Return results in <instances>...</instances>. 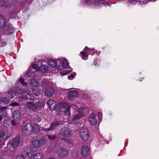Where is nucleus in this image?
I'll use <instances>...</instances> for the list:
<instances>
[{"instance_id": "nucleus-2", "label": "nucleus", "mask_w": 159, "mask_h": 159, "mask_svg": "<svg viewBox=\"0 0 159 159\" xmlns=\"http://www.w3.org/2000/svg\"><path fill=\"white\" fill-rule=\"evenodd\" d=\"M80 136L84 141L87 140L88 139L89 134L86 127H83L81 128L80 131Z\"/></svg>"}, {"instance_id": "nucleus-17", "label": "nucleus", "mask_w": 159, "mask_h": 159, "mask_svg": "<svg viewBox=\"0 0 159 159\" xmlns=\"http://www.w3.org/2000/svg\"><path fill=\"white\" fill-rule=\"evenodd\" d=\"M13 117L14 119L17 121H18L20 120L21 116L18 111L16 110L14 111Z\"/></svg>"}, {"instance_id": "nucleus-39", "label": "nucleus", "mask_w": 159, "mask_h": 159, "mask_svg": "<svg viewBox=\"0 0 159 159\" xmlns=\"http://www.w3.org/2000/svg\"><path fill=\"white\" fill-rule=\"evenodd\" d=\"M19 105V104L17 102H13L10 105V106H16Z\"/></svg>"}, {"instance_id": "nucleus-33", "label": "nucleus", "mask_w": 159, "mask_h": 159, "mask_svg": "<svg viewBox=\"0 0 159 159\" xmlns=\"http://www.w3.org/2000/svg\"><path fill=\"white\" fill-rule=\"evenodd\" d=\"M71 71V70H65L60 72V74L62 75H66L69 73Z\"/></svg>"}, {"instance_id": "nucleus-32", "label": "nucleus", "mask_w": 159, "mask_h": 159, "mask_svg": "<svg viewBox=\"0 0 159 159\" xmlns=\"http://www.w3.org/2000/svg\"><path fill=\"white\" fill-rule=\"evenodd\" d=\"M104 0H93V2L95 3L99 4H102L103 3Z\"/></svg>"}, {"instance_id": "nucleus-48", "label": "nucleus", "mask_w": 159, "mask_h": 159, "mask_svg": "<svg viewBox=\"0 0 159 159\" xmlns=\"http://www.w3.org/2000/svg\"><path fill=\"white\" fill-rule=\"evenodd\" d=\"M2 119V116L0 115V121H1Z\"/></svg>"}, {"instance_id": "nucleus-14", "label": "nucleus", "mask_w": 159, "mask_h": 159, "mask_svg": "<svg viewBox=\"0 0 159 159\" xmlns=\"http://www.w3.org/2000/svg\"><path fill=\"white\" fill-rule=\"evenodd\" d=\"M89 48L87 46H86L83 51L81 52L83 57H82L83 59L86 60L88 58V56L89 55L88 52V51Z\"/></svg>"}, {"instance_id": "nucleus-11", "label": "nucleus", "mask_w": 159, "mask_h": 159, "mask_svg": "<svg viewBox=\"0 0 159 159\" xmlns=\"http://www.w3.org/2000/svg\"><path fill=\"white\" fill-rule=\"evenodd\" d=\"M89 153V149L88 146L86 145L83 146L81 149V154L84 157L87 156Z\"/></svg>"}, {"instance_id": "nucleus-15", "label": "nucleus", "mask_w": 159, "mask_h": 159, "mask_svg": "<svg viewBox=\"0 0 159 159\" xmlns=\"http://www.w3.org/2000/svg\"><path fill=\"white\" fill-rule=\"evenodd\" d=\"M43 156L40 153H37L32 154L29 159H43Z\"/></svg>"}, {"instance_id": "nucleus-47", "label": "nucleus", "mask_w": 159, "mask_h": 159, "mask_svg": "<svg viewBox=\"0 0 159 159\" xmlns=\"http://www.w3.org/2000/svg\"><path fill=\"white\" fill-rule=\"evenodd\" d=\"M8 125L10 123V122L9 120H6V121Z\"/></svg>"}, {"instance_id": "nucleus-18", "label": "nucleus", "mask_w": 159, "mask_h": 159, "mask_svg": "<svg viewBox=\"0 0 159 159\" xmlns=\"http://www.w3.org/2000/svg\"><path fill=\"white\" fill-rule=\"evenodd\" d=\"M61 134L63 136L66 137H69L70 136L71 134L69 129H64L61 131Z\"/></svg>"}, {"instance_id": "nucleus-21", "label": "nucleus", "mask_w": 159, "mask_h": 159, "mask_svg": "<svg viewBox=\"0 0 159 159\" xmlns=\"http://www.w3.org/2000/svg\"><path fill=\"white\" fill-rule=\"evenodd\" d=\"M33 145L36 147H40L41 146V143L40 141L39 140H34L32 142Z\"/></svg>"}, {"instance_id": "nucleus-30", "label": "nucleus", "mask_w": 159, "mask_h": 159, "mask_svg": "<svg viewBox=\"0 0 159 159\" xmlns=\"http://www.w3.org/2000/svg\"><path fill=\"white\" fill-rule=\"evenodd\" d=\"M40 143H41V146L42 145L45 144L47 143V140L45 138H42L40 139Z\"/></svg>"}, {"instance_id": "nucleus-20", "label": "nucleus", "mask_w": 159, "mask_h": 159, "mask_svg": "<svg viewBox=\"0 0 159 159\" xmlns=\"http://www.w3.org/2000/svg\"><path fill=\"white\" fill-rule=\"evenodd\" d=\"M42 73H45L48 70V67L47 65H42L39 68V69Z\"/></svg>"}, {"instance_id": "nucleus-27", "label": "nucleus", "mask_w": 159, "mask_h": 159, "mask_svg": "<svg viewBox=\"0 0 159 159\" xmlns=\"http://www.w3.org/2000/svg\"><path fill=\"white\" fill-rule=\"evenodd\" d=\"M22 92L21 93H23V95L25 96L26 98H28V96L30 95L31 94L30 91L27 89H26L24 92L22 91Z\"/></svg>"}, {"instance_id": "nucleus-44", "label": "nucleus", "mask_w": 159, "mask_h": 159, "mask_svg": "<svg viewBox=\"0 0 159 159\" xmlns=\"http://www.w3.org/2000/svg\"><path fill=\"white\" fill-rule=\"evenodd\" d=\"M129 2L131 3H133V2H137L138 0H129Z\"/></svg>"}, {"instance_id": "nucleus-42", "label": "nucleus", "mask_w": 159, "mask_h": 159, "mask_svg": "<svg viewBox=\"0 0 159 159\" xmlns=\"http://www.w3.org/2000/svg\"><path fill=\"white\" fill-rule=\"evenodd\" d=\"M7 107H0V110H1V111H4L6 109Z\"/></svg>"}, {"instance_id": "nucleus-52", "label": "nucleus", "mask_w": 159, "mask_h": 159, "mask_svg": "<svg viewBox=\"0 0 159 159\" xmlns=\"http://www.w3.org/2000/svg\"><path fill=\"white\" fill-rule=\"evenodd\" d=\"M99 114H100L101 115L102 114V113L101 112L99 113Z\"/></svg>"}, {"instance_id": "nucleus-4", "label": "nucleus", "mask_w": 159, "mask_h": 159, "mask_svg": "<svg viewBox=\"0 0 159 159\" xmlns=\"http://www.w3.org/2000/svg\"><path fill=\"white\" fill-rule=\"evenodd\" d=\"M84 115L85 114L84 113L82 109L81 108L79 109L77 111L76 114L72 119V123H75V120H79L82 118Z\"/></svg>"}, {"instance_id": "nucleus-53", "label": "nucleus", "mask_w": 159, "mask_h": 159, "mask_svg": "<svg viewBox=\"0 0 159 159\" xmlns=\"http://www.w3.org/2000/svg\"><path fill=\"white\" fill-rule=\"evenodd\" d=\"M47 151H48V152H49L48 151V150H47Z\"/></svg>"}, {"instance_id": "nucleus-45", "label": "nucleus", "mask_w": 159, "mask_h": 159, "mask_svg": "<svg viewBox=\"0 0 159 159\" xmlns=\"http://www.w3.org/2000/svg\"><path fill=\"white\" fill-rule=\"evenodd\" d=\"M11 123L12 125H15L16 124V122H15V121L14 120H12L11 121Z\"/></svg>"}, {"instance_id": "nucleus-3", "label": "nucleus", "mask_w": 159, "mask_h": 159, "mask_svg": "<svg viewBox=\"0 0 159 159\" xmlns=\"http://www.w3.org/2000/svg\"><path fill=\"white\" fill-rule=\"evenodd\" d=\"M19 138L18 136H16L12 139V141L7 144V147L10 148L12 147L13 148H15L17 147L19 143Z\"/></svg>"}, {"instance_id": "nucleus-51", "label": "nucleus", "mask_w": 159, "mask_h": 159, "mask_svg": "<svg viewBox=\"0 0 159 159\" xmlns=\"http://www.w3.org/2000/svg\"><path fill=\"white\" fill-rule=\"evenodd\" d=\"M48 159H54L52 157H50Z\"/></svg>"}, {"instance_id": "nucleus-7", "label": "nucleus", "mask_w": 159, "mask_h": 159, "mask_svg": "<svg viewBox=\"0 0 159 159\" xmlns=\"http://www.w3.org/2000/svg\"><path fill=\"white\" fill-rule=\"evenodd\" d=\"M32 125L30 123H27L23 127V132L26 134H31L32 133Z\"/></svg>"}, {"instance_id": "nucleus-8", "label": "nucleus", "mask_w": 159, "mask_h": 159, "mask_svg": "<svg viewBox=\"0 0 159 159\" xmlns=\"http://www.w3.org/2000/svg\"><path fill=\"white\" fill-rule=\"evenodd\" d=\"M88 121L91 125H95L97 121V119L93 113H92L88 118Z\"/></svg>"}, {"instance_id": "nucleus-5", "label": "nucleus", "mask_w": 159, "mask_h": 159, "mask_svg": "<svg viewBox=\"0 0 159 159\" xmlns=\"http://www.w3.org/2000/svg\"><path fill=\"white\" fill-rule=\"evenodd\" d=\"M57 155L61 157H64L67 156L68 154V151L65 148H58L56 151Z\"/></svg>"}, {"instance_id": "nucleus-22", "label": "nucleus", "mask_w": 159, "mask_h": 159, "mask_svg": "<svg viewBox=\"0 0 159 159\" xmlns=\"http://www.w3.org/2000/svg\"><path fill=\"white\" fill-rule=\"evenodd\" d=\"M29 84L33 86L36 87L39 85V83L35 80L33 79L30 80Z\"/></svg>"}, {"instance_id": "nucleus-23", "label": "nucleus", "mask_w": 159, "mask_h": 159, "mask_svg": "<svg viewBox=\"0 0 159 159\" xmlns=\"http://www.w3.org/2000/svg\"><path fill=\"white\" fill-rule=\"evenodd\" d=\"M9 102V99L6 97H3L0 98V102L3 103L4 104H6Z\"/></svg>"}, {"instance_id": "nucleus-41", "label": "nucleus", "mask_w": 159, "mask_h": 159, "mask_svg": "<svg viewBox=\"0 0 159 159\" xmlns=\"http://www.w3.org/2000/svg\"><path fill=\"white\" fill-rule=\"evenodd\" d=\"M74 74H71V75H68V76H67V78H68V79H70V78H73L74 77Z\"/></svg>"}, {"instance_id": "nucleus-34", "label": "nucleus", "mask_w": 159, "mask_h": 159, "mask_svg": "<svg viewBox=\"0 0 159 159\" xmlns=\"http://www.w3.org/2000/svg\"><path fill=\"white\" fill-rule=\"evenodd\" d=\"M32 68L34 69V70H36L37 71H39V68L37 66L36 64H33L32 66Z\"/></svg>"}, {"instance_id": "nucleus-6", "label": "nucleus", "mask_w": 159, "mask_h": 159, "mask_svg": "<svg viewBox=\"0 0 159 159\" xmlns=\"http://www.w3.org/2000/svg\"><path fill=\"white\" fill-rule=\"evenodd\" d=\"M62 107V109L65 116H69L70 115V108L69 105L66 103H64Z\"/></svg>"}, {"instance_id": "nucleus-29", "label": "nucleus", "mask_w": 159, "mask_h": 159, "mask_svg": "<svg viewBox=\"0 0 159 159\" xmlns=\"http://www.w3.org/2000/svg\"><path fill=\"white\" fill-rule=\"evenodd\" d=\"M33 93L36 96H39L41 94L40 92L36 89H33L32 91Z\"/></svg>"}, {"instance_id": "nucleus-12", "label": "nucleus", "mask_w": 159, "mask_h": 159, "mask_svg": "<svg viewBox=\"0 0 159 159\" xmlns=\"http://www.w3.org/2000/svg\"><path fill=\"white\" fill-rule=\"evenodd\" d=\"M22 92V90L20 89L19 88L18 89H16V93L14 90L10 91L9 92L8 96L9 98H11L14 97L16 94H19L21 93Z\"/></svg>"}, {"instance_id": "nucleus-28", "label": "nucleus", "mask_w": 159, "mask_h": 159, "mask_svg": "<svg viewBox=\"0 0 159 159\" xmlns=\"http://www.w3.org/2000/svg\"><path fill=\"white\" fill-rule=\"evenodd\" d=\"M34 71H33L32 70L30 69L27 72L28 75L30 77L34 75Z\"/></svg>"}, {"instance_id": "nucleus-24", "label": "nucleus", "mask_w": 159, "mask_h": 159, "mask_svg": "<svg viewBox=\"0 0 159 159\" xmlns=\"http://www.w3.org/2000/svg\"><path fill=\"white\" fill-rule=\"evenodd\" d=\"M48 104L51 108H52V106L54 107L55 105V102L51 100H49L48 102Z\"/></svg>"}, {"instance_id": "nucleus-49", "label": "nucleus", "mask_w": 159, "mask_h": 159, "mask_svg": "<svg viewBox=\"0 0 159 159\" xmlns=\"http://www.w3.org/2000/svg\"><path fill=\"white\" fill-rule=\"evenodd\" d=\"M97 61H96V60H95L94 61V64L95 65H96L97 64Z\"/></svg>"}, {"instance_id": "nucleus-31", "label": "nucleus", "mask_w": 159, "mask_h": 159, "mask_svg": "<svg viewBox=\"0 0 159 159\" xmlns=\"http://www.w3.org/2000/svg\"><path fill=\"white\" fill-rule=\"evenodd\" d=\"M19 81L24 86L27 85V83L22 78H20L19 80Z\"/></svg>"}, {"instance_id": "nucleus-9", "label": "nucleus", "mask_w": 159, "mask_h": 159, "mask_svg": "<svg viewBox=\"0 0 159 159\" xmlns=\"http://www.w3.org/2000/svg\"><path fill=\"white\" fill-rule=\"evenodd\" d=\"M62 123V122L61 121H55L51 125L50 127L47 129H44L43 130L46 132H48V131L53 129L55 127Z\"/></svg>"}, {"instance_id": "nucleus-36", "label": "nucleus", "mask_w": 159, "mask_h": 159, "mask_svg": "<svg viewBox=\"0 0 159 159\" xmlns=\"http://www.w3.org/2000/svg\"><path fill=\"white\" fill-rule=\"evenodd\" d=\"M149 0H139V2L141 4H144L148 2Z\"/></svg>"}, {"instance_id": "nucleus-46", "label": "nucleus", "mask_w": 159, "mask_h": 159, "mask_svg": "<svg viewBox=\"0 0 159 159\" xmlns=\"http://www.w3.org/2000/svg\"><path fill=\"white\" fill-rule=\"evenodd\" d=\"M85 2L88 3H91V0H84Z\"/></svg>"}, {"instance_id": "nucleus-40", "label": "nucleus", "mask_w": 159, "mask_h": 159, "mask_svg": "<svg viewBox=\"0 0 159 159\" xmlns=\"http://www.w3.org/2000/svg\"><path fill=\"white\" fill-rule=\"evenodd\" d=\"M31 151L33 152H34L36 151L37 150V149L35 148L34 147H32L30 149Z\"/></svg>"}, {"instance_id": "nucleus-19", "label": "nucleus", "mask_w": 159, "mask_h": 159, "mask_svg": "<svg viewBox=\"0 0 159 159\" xmlns=\"http://www.w3.org/2000/svg\"><path fill=\"white\" fill-rule=\"evenodd\" d=\"M41 128L39 125L35 124L33 126L32 129V133H37L39 132Z\"/></svg>"}, {"instance_id": "nucleus-54", "label": "nucleus", "mask_w": 159, "mask_h": 159, "mask_svg": "<svg viewBox=\"0 0 159 159\" xmlns=\"http://www.w3.org/2000/svg\"><path fill=\"white\" fill-rule=\"evenodd\" d=\"M30 2H31V0H30Z\"/></svg>"}, {"instance_id": "nucleus-1", "label": "nucleus", "mask_w": 159, "mask_h": 159, "mask_svg": "<svg viewBox=\"0 0 159 159\" xmlns=\"http://www.w3.org/2000/svg\"><path fill=\"white\" fill-rule=\"evenodd\" d=\"M48 63L50 67L56 68V69L59 71L69 66L67 61L65 58L50 59Z\"/></svg>"}, {"instance_id": "nucleus-38", "label": "nucleus", "mask_w": 159, "mask_h": 159, "mask_svg": "<svg viewBox=\"0 0 159 159\" xmlns=\"http://www.w3.org/2000/svg\"><path fill=\"white\" fill-rule=\"evenodd\" d=\"M5 132L4 131H1L0 133V137H3L5 136Z\"/></svg>"}, {"instance_id": "nucleus-13", "label": "nucleus", "mask_w": 159, "mask_h": 159, "mask_svg": "<svg viewBox=\"0 0 159 159\" xmlns=\"http://www.w3.org/2000/svg\"><path fill=\"white\" fill-rule=\"evenodd\" d=\"M78 93L75 90H72L69 93L68 99L70 101H72L74 97L77 96Z\"/></svg>"}, {"instance_id": "nucleus-26", "label": "nucleus", "mask_w": 159, "mask_h": 159, "mask_svg": "<svg viewBox=\"0 0 159 159\" xmlns=\"http://www.w3.org/2000/svg\"><path fill=\"white\" fill-rule=\"evenodd\" d=\"M28 150L27 149H25L22 152L21 155V156H22L25 158L27 157L28 154Z\"/></svg>"}, {"instance_id": "nucleus-10", "label": "nucleus", "mask_w": 159, "mask_h": 159, "mask_svg": "<svg viewBox=\"0 0 159 159\" xmlns=\"http://www.w3.org/2000/svg\"><path fill=\"white\" fill-rule=\"evenodd\" d=\"M27 108L32 111H35L38 109L37 106L32 102H28L26 103Z\"/></svg>"}, {"instance_id": "nucleus-43", "label": "nucleus", "mask_w": 159, "mask_h": 159, "mask_svg": "<svg viewBox=\"0 0 159 159\" xmlns=\"http://www.w3.org/2000/svg\"><path fill=\"white\" fill-rule=\"evenodd\" d=\"M16 159H25V158L23 157L20 156L17 157Z\"/></svg>"}, {"instance_id": "nucleus-35", "label": "nucleus", "mask_w": 159, "mask_h": 159, "mask_svg": "<svg viewBox=\"0 0 159 159\" xmlns=\"http://www.w3.org/2000/svg\"><path fill=\"white\" fill-rule=\"evenodd\" d=\"M48 137L50 140H54L56 139V136L55 135H48Z\"/></svg>"}, {"instance_id": "nucleus-16", "label": "nucleus", "mask_w": 159, "mask_h": 159, "mask_svg": "<svg viewBox=\"0 0 159 159\" xmlns=\"http://www.w3.org/2000/svg\"><path fill=\"white\" fill-rule=\"evenodd\" d=\"M54 93V89L51 87H48L46 89L45 93L47 96H52Z\"/></svg>"}, {"instance_id": "nucleus-37", "label": "nucleus", "mask_w": 159, "mask_h": 159, "mask_svg": "<svg viewBox=\"0 0 159 159\" xmlns=\"http://www.w3.org/2000/svg\"><path fill=\"white\" fill-rule=\"evenodd\" d=\"M5 4V2L4 1H0V7H2L4 6Z\"/></svg>"}, {"instance_id": "nucleus-50", "label": "nucleus", "mask_w": 159, "mask_h": 159, "mask_svg": "<svg viewBox=\"0 0 159 159\" xmlns=\"http://www.w3.org/2000/svg\"><path fill=\"white\" fill-rule=\"evenodd\" d=\"M40 121H41V119H40V118H39V120H38V122H39Z\"/></svg>"}, {"instance_id": "nucleus-25", "label": "nucleus", "mask_w": 159, "mask_h": 159, "mask_svg": "<svg viewBox=\"0 0 159 159\" xmlns=\"http://www.w3.org/2000/svg\"><path fill=\"white\" fill-rule=\"evenodd\" d=\"M37 107H39L40 108H43L44 106V102L43 100L39 101L37 103Z\"/></svg>"}]
</instances>
